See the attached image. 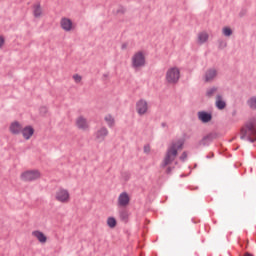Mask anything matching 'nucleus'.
Returning a JSON list of instances; mask_svg holds the SVG:
<instances>
[{"instance_id":"1","label":"nucleus","mask_w":256,"mask_h":256,"mask_svg":"<svg viewBox=\"0 0 256 256\" xmlns=\"http://www.w3.org/2000/svg\"><path fill=\"white\" fill-rule=\"evenodd\" d=\"M240 139L255 143L256 141V117L250 118L241 128Z\"/></svg>"},{"instance_id":"2","label":"nucleus","mask_w":256,"mask_h":256,"mask_svg":"<svg viewBox=\"0 0 256 256\" xmlns=\"http://www.w3.org/2000/svg\"><path fill=\"white\" fill-rule=\"evenodd\" d=\"M180 149H183V140H178L176 142H172L166 151V155L164 157V160L161 164L162 168L167 167V165H171L173 161L177 158V155H179Z\"/></svg>"},{"instance_id":"3","label":"nucleus","mask_w":256,"mask_h":256,"mask_svg":"<svg viewBox=\"0 0 256 256\" xmlns=\"http://www.w3.org/2000/svg\"><path fill=\"white\" fill-rule=\"evenodd\" d=\"M181 77V72L178 70L177 67H173L168 69L166 72V81L172 85L179 83V79Z\"/></svg>"},{"instance_id":"4","label":"nucleus","mask_w":256,"mask_h":256,"mask_svg":"<svg viewBox=\"0 0 256 256\" xmlns=\"http://www.w3.org/2000/svg\"><path fill=\"white\" fill-rule=\"evenodd\" d=\"M145 54L143 52L138 51L132 56V68L133 69H141V67H145Z\"/></svg>"},{"instance_id":"5","label":"nucleus","mask_w":256,"mask_h":256,"mask_svg":"<svg viewBox=\"0 0 256 256\" xmlns=\"http://www.w3.org/2000/svg\"><path fill=\"white\" fill-rule=\"evenodd\" d=\"M40 177L41 172L39 170H27L21 174L20 179L26 183H31V181H37Z\"/></svg>"},{"instance_id":"6","label":"nucleus","mask_w":256,"mask_h":256,"mask_svg":"<svg viewBox=\"0 0 256 256\" xmlns=\"http://www.w3.org/2000/svg\"><path fill=\"white\" fill-rule=\"evenodd\" d=\"M218 137L219 134H217L216 132H210L198 142L196 147L198 149L199 147H209L211 143H213V141H215V139H217Z\"/></svg>"},{"instance_id":"7","label":"nucleus","mask_w":256,"mask_h":256,"mask_svg":"<svg viewBox=\"0 0 256 256\" xmlns=\"http://www.w3.org/2000/svg\"><path fill=\"white\" fill-rule=\"evenodd\" d=\"M149 111V104L147 103V100L145 99H140L136 102V112L140 117L142 115H145Z\"/></svg>"},{"instance_id":"8","label":"nucleus","mask_w":256,"mask_h":256,"mask_svg":"<svg viewBox=\"0 0 256 256\" xmlns=\"http://www.w3.org/2000/svg\"><path fill=\"white\" fill-rule=\"evenodd\" d=\"M55 198H56V201H59L60 203H69V199H70L69 191H67L66 189L60 188L56 192Z\"/></svg>"},{"instance_id":"9","label":"nucleus","mask_w":256,"mask_h":256,"mask_svg":"<svg viewBox=\"0 0 256 256\" xmlns=\"http://www.w3.org/2000/svg\"><path fill=\"white\" fill-rule=\"evenodd\" d=\"M109 135V130L107 127L102 126L95 132V141L97 143H103L105 141V138Z\"/></svg>"},{"instance_id":"10","label":"nucleus","mask_w":256,"mask_h":256,"mask_svg":"<svg viewBox=\"0 0 256 256\" xmlns=\"http://www.w3.org/2000/svg\"><path fill=\"white\" fill-rule=\"evenodd\" d=\"M217 75H219V72L215 68H210L206 70L204 75L205 83H211V81H215V79L217 78Z\"/></svg>"},{"instance_id":"11","label":"nucleus","mask_w":256,"mask_h":256,"mask_svg":"<svg viewBox=\"0 0 256 256\" xmlns=\"http://www.w3.org/2000/svg\"><path fill=\"white\" fill-rule=\"evenodd\" d=\"M76 127H78L81 131H87V129H89V122H87L85 117L79 116L76 119Z\"/></svg>"},{"instance_id":"12","label":"nucleus","mask_w":256,"mask_h":256,"mask_svg":"<svg viewBox=\"0 0 256 256\" xmlns=\"http://www.w3.org/2000/svg\"><path fill=\"white\" fill-rule=\"evenodd\" d=\"M130 201H131V198H129V194H127V192H122L118 197L119 207H127Z\"/></svg>"},{"instance_id":"13","label":"nucleus","mask_w":256,"mask_h":256,"mask_svg":"<svg viewBox=\"0 0 256 256\" xmlns=\"http://www.w3.org/2000/svg\"><path fill=\"white\" fill-rule=\"evenodd\" d=\"M9 129L12 135H19V133L23 131V125H21V123H19L18 121H14L10 124Z\"/></svg>"},{"instance_id":"14","label":"nucleus","mask_w":256,"mask_h":256,"mask_svg":"<svg viewBox=\"0 0 256 256\" xmlns=\"http://www.w3.org/2000/svg\"><path fill=\"white\" fill-rule=\"evenodd\" d=\"M60 25H61V28L67 32L73 29V21H71V19L69 18H62L60 21Z\"/></svg>"},{"instance_id":"15","label":"nucleus","mask_w":256,"mask_h":256,"mask_svg":"<svg viewBox=\"0 0 256 256\" xmlns=\"http://www.w3.org/2000/svg\"><path fill=\"white\" fill-rule=\"evenodd\" d=\"M22 135L24 139L29 140L31 137H33V134L35 133V129H33V126H26L22 128Z\"/></svg>"},{"instance_id":"16","label":"nucleus","mask_w":256,"mask_h":256,"mask_svg":"<svg viewBox=\"0 0 256 256\" xmlns=\"http://www.w3.org/2000/svg\"><path fill=\"white\" fill-rule=\"evenodd\" d=\"M198 119L202 121V123H209V121L213 119V115L205 111H200L198 112Z\"/></svg>"},{"instance_id":"17","label":"nucleus","mask_w":256,"mask_h":256,"mask_svg":"<svg viewBox=\"0 0 256 256\" xmlns=\"http://www.w3.org/2000/svg\"><path fill=\"white\" fill-rule=\"evenodd\" d=\"M215 105H216L217 109H219L220 111H223V109H225V107H227V102H225V100H223V96L218 94L216 96Z\"/></svg>"},{"instance_id":"18","label":"nucleus","mask_w":256,"mask_h":256,"mask_svg":"<svg viewBox=\"0 0 256 256\" xmlns=\"http://www.w3.org/2000/svg\"><path fill=\"white\" fill-rule=\"evenodd\" d=\"M32 235L38 239L40 243H47V236L39 230L33 231Z\"/></svg>"},{"instance_id":"19","label":"nucleus","mask_w":256,"mask_h":256,"mask_svg":"<svg viewBox=\"0 0 256 256\" xmlns=\"http://www.w3.org/2000/svg\"><path fill=\"white\" fill-rule=\"evenodd\" d=\"M43 10L41 9V3H36L33 5V15L37 19L41 17Z\"/></svg>"},{"instance_id":"20","label":"nucleus","mask_w":256,"mask_h":256,"mask_svg":"<svg viewBox=\"0 0 256 256\" xmlns=\"http://www.w3.org/2000/svg\"><path fill=\"white\" fill-rule=\"evenodd\" d=\"M208 40L209 34H207L206 32L198 34V42L200 43V45H203V43H207Z\"/></svg>"},{"instance_id":"21","label":"nucleus","mask_w":256,"mask_h":256,"mask_svg":"<svg viewBox=\"0 0 256 256\" xmlns=\"http://www.w3.org/2000/svg\"><path fill=\"white\" fill-rule=\"evenodd\" d=\"M104 121H106L110 129H112V127H115V118H113V116H111L110 114L105 116Z\"/></svg>"},{"instance_id":"22","label":"nucleus","mask_w":256,"mask_h":256,"mask_svg":"<svg viewBox=\"0 0 256 256\" xmlns=\"http://www.w3.org/2000/svg\"><path fill=\"white\" fill-rule=\"evenodd\" d=\"M119 215H120L121 221H124L125 223H127V219H129V211H127V209H121L119 211Z\"/></svg>"},{"instance_id":"23","label":"nucleus","mask_w":256,"mask_h":256,"mask_svg":"<svg viewBox=\"0 0 256 256\" xmlns=\"http://www.w3.org/2000/svg\"><path fill=\"white\" fill-rule=\"evenodd\" d=\"M107 225L110 227V229H115V227H117V220L115 217H108Z\"/></svg>"},{"instance_id":"24","label":"nucleus","mask_w":256,"mask_h":256,"mask_svg":"<svg viewBox=\"0 0 256 256\" xmlns=\"http://www.w3.org/2000/svg\"><path fill=\"white\" fill-rule=\"evenodd\" d=\"M247 105L248 107H250V109L256 110V96L249 98L247 101Z\"/></svg>"},{"instance_id":"25","label":"nucleus","mask_w":256,"mask_h":256,"mask_svg":"<svg viewBox=\"0 0 256 256\" xmlns=\"http://www.w3.org/2000/svg\"><path fill=\"white\" fill-rule=\"evenodd\" d=\"M218 89L219 88H217L216 86L208 88L206 91V97H213V95H215V92L218 91Z\"/></svg>"},{"instance_id":"26","label":"nucleus","mask_w":256,"mask_h":256,"mask_svg":"<svg viewBox=\"0 0 256 256\" xmlns=\"http://www.w3.org/2000/svg\"><path fill=\"white\" fill-rule=\"evenodd\" d=\"M222 33L225 37H231L233 35V30L230 27H224Z\"/></svg>"},{"instance_id":"27","label":"nucleus","mask_w":256,"mask_h":256,"mask_svg":"<svg viewBox=\"0 0 256 256\" xmlns=\"http://www.w3.org/2000/svg\"><path fill=\"white\" fill-rule=\"evenodd\" d=\"M227 47V42L223 39L218 40V48L219 49H225Z\"/></svg>"},{"instance_id":"28","label":"nucleus","mask_w":256,"mask_h":256,"mask_svg":"<svg viewBox=\"0 0 256 256\" xmlns=\"http://www.w3.org/2000/svg\"><path fill=\"white\" fill-rule=\"evenodd\" d=\"M121 177H122V179H124V181H129L131 179V173L130 172H122Z\"/></svg>"},{"instance_id":"29","label":"nucleus","mask_w":256,"mask_h":256,"mask_svg":"<svg viewBox=\"0 0 256 256\" xmlns=\"http://www.w3.org/2000/svg\"><path fill=\"white\" fill-rule=\"evenodd\" d=\"M126 11H127V9L125 7L119 6V8L117 9L116 13L118 15H125Z\"/></svg>"},{"instance_id":"30","label":"nucleus","mask_w":256,"mask_h":256,"mask_svg":"<svg viewBox=\"0 0 256 256\" xmlns=\"http://www.w3.org/2000/svg\"><path fill=\"white\" fill-rule=\"evenodd\" d=\"M39 111H40V115H47L49 109L47 108V106H41Z\"/></svg>"},{"instance_id":"31","label":"nucleus","mask_w":256,"mask_h":256,"mask_svg":"<svg viewBox=\"0 0 256 256\" xmlns=\"http://www.w3.org/2000/svg\"><path fill=\"white\" fill-rule=\"evenodd\" d=\"M73 79H74L75 83H81L83 78L81 77V75L75 74V75H73Z\"/></svg>"},{"instance_id":"32","label":"nucleus","mask_w":256,"mask_h":256,"mask_svg":"<svg viewBox=\"0 0 256 256\" xmlns=\"http://www.w3.org/2000/svg\"><path fill=\"white\" fill-rule=\"evenodd\" d=\"M180 161H183V162L187 161V152H183L181 154Z\"/></svg>"},{"instance_id":"33","label":"nucleus","mask_w":256,"mask_h":256,"mask_svg":"<svg viewBox=\"0 0 256 256\" xmlns=\"http://www.w3.org/2000/svg\"><path fill=\"white\" fill-rule=\"evenodd\" d=\"M151 147L149 145L144 146V153H150Z\"/></svg>"},{"instance_id":"34","label":"nucleus","mask_w":256,"mask_h":256,"mask_svg":"<svg viewBox=\"0 0 256 256\" xmlns=\"http://www.w3.org/2000/svg\"><path fill=\"white\" fill-rule=\"evenodd\" d=\"M3 45H5V38H3V36H0V48L3 47Z\"/></svg>"},{"instance_id":"35","label":"nucleus","mask_w":256,"mask_h":256,"mask_svg":"<svg viewBox=\"0 0 256 256\" xmlns=\"http://www.w3.org/2000/svg\"><path fill=\"white\" fill-rule=\"evenodd\" d=\"M215 157V153L210 152L208 155H206V159H213Z\"/></svg>"},{"instance_id":"36","label":"nucleus","mask_w":256,"mask_h":256,"mask_svg":"<svg viewBox=\"0 0 256 256\" xmlns=\"http://www.w3.org/2000/svg\"><path fill=\"white\" fill-rule=\"evenodd\" d=\"M171 171H173V168L168 167V168L166 169L167 175H171Z\"/></svg>"},{"instance_id":"37","label":"nucleus","mask_w":256,"mask_h":256,"mask_svg":"<svg viewBox=\"0 0 256 256\" xmlns=\"http://www.w3.org/2000/svg\"><path fill=\"white\" fill-rule=\"evenodd\" d=\"M244 256H253V254H251V253H249V252H246V253L244 254Z\"/></svg>"},{"instance_id":"38","label":"nucleus","mask_w":256,"mask_h":256,"mask_svg":"<svg viewBox=\"0 0 256 256\" xmlns=\"http://www.w3.org/2000/svg\"><path fill=\"white\" fill-rule=\"evenodd\" d=\"M232 115H233V117H235V116L237 115V111L234 110V111L232 112Z\"/></svg>"},{"instance_id":"39","label":"nucleus","mask_w":256,"mask_h":256,"mask_svg":"<svg viewBox=\"0 0 256 256\" xmlns=\"http://www.w3.org/2000/svg\"><path fill=\"white\" fill-rule=\"evenodd\" d=\"M122 49H127V44H122Z\"/></svg>"},{"instance_id":"40","label":"nucleus","mask_w":256,"mask_h":256,"mask_svg":"<svg viewBox=\"0 0 256 256\" xmlns=\"http://www.w3.org/2000/svg\"><path fill=\"white\" fill-rule=\"evenodd\" d=\"M165 125H166L165 123H162V127H165Z\"/></svg>"},{"instance_id":"41","label":"nucleus","mask_w":256,"mask_h":256,"mask_svg":"<svg viewBox=\"0 0 256 256\" xmlns=\"http://www.w3.org/2000/svg\"><path fill=\"white\" fill-rule=\"evenodd\" d=\"M104 77H107V74H104Z\"/></svg>"}]
</instances>
